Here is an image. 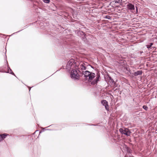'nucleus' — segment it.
I'll use <instances>...</instances> for the list:
<instances>
[{
	"label": "nucleus",
	"mask_w": 157,
	"mask_h": 157,
	"mask_svg": "<svg viewBox=\"0 0 157 157\" xmlns=\"http://www.w3.org/2000/svg\"><path fill=\"white\" fill-rule=\"evenodd\" d=\"M8 135L7 134H3L0 135V142L2 141L5 138L6 136Z\"/></svg>",
	"instance_id": "nucleus-9"
},
{
	"label": "nucleus",
	"mask_w": 157,
	"mask_h": 157,
	"mask_svg": "<svg viewBox=\"0 0 157 157\" xmlns=\"http://www.w3.org/2000/svg\"><path fill=\"white\" fill-rule=\"evenodd\" d=\"M77 64L78 63H77L75 62L74 59H71L68 61L67 64L66 69L69 71L71 69H73L74 67L75 68Z\"/></svg>",
	"instance_id": "nucleus-2"
},
{
	"label": "nucleus",
	"mask_w": 157,
	"mask_h": 157,
	"mask_svg": "<svg viewBox=\"0 0 157 157\" xmlns=\"http://www.w3.org/2000/svg\"><path fill=\"white\" fill-rule=\"evenodd\" d=\"M91 72H90L87 71H82L80 73L82 75H83L85 77L86 79H88V77Z\"/></svg>",
	"instance_id": "nucleus-6"
},
{
	"label": "nucleus",
	"mask_w": 157,
	"mask_h": 157,
	"mask_svg": "<svg viewBox=\"0 0 157 157\" xmlns=\"http://www.w3.org/2000/svg\"><path fill=\"white\" fill-rule=\"evenodd\" d=\"M79 33L81 34L82 35H84V33H83L82 32H81L80 31H79L78 32V34H79Z\"/></svg>",
	"instance_id": "nucleus-18"
},
{
	"label": "nucleus",
	"mask_w": 157,
	"mask_h": 157,
	"mask_svg": "<svg viewBox=\"0 0 157 157\" xmlns=\"http://www.w3.org/2000/svg\"><path fill=\"white\" fill-rule=\"evenodd\" d=\"M142 52H140V53H142Z\"/></svg>",
	"instance_id": "nucleus-20"
},
{
	"label": "nucleus",
	"mask_w": 157,
	"mask_h": 157,
	"mask_svg": "<svg viewBox=\"0 0 157 157\" xmlns=\"http://www.w3.org/2000/svg\"><path fill=\"white\" fill-rule=\"evenodd\" d=\"M101 103L104 106H105V109L108 110L109 109V105L107 101L105 100H102L101 101Z\"/></svg>",
	"instance_id": "nucleus-7"
},
{
	"label": "nucleus",
	"mask_w": 157,
	"mask_h": 157,
	"mask_svg": "<svg viewBox=\"0 0 157 157\" xmlns=\"http://www.w3.org/2000/svg\"><path fill=\"white\" fill-rule=\"evenodd\" d=\"M127 8L131 11L135 10L134 6L131 3H129L127 5Z\"/></svg>",
	"instance_id": "nucleus-8"
},
{
	"label": "nucleus",
	"mask_w": 157,
	"mask_h": 157,
	"mask_svg": "<svg viewBox=\"0 0 157 157\" xmlns=\"http://www.w3.org/2000/svg\"><path fill=\"white\" fill-rule=\"evenodd\" d=\"M142 52H140V53H142Z\"/></svg>",
	"instance_id": "nucleus-19"
},
{
	"label": "nucleus",
	"mask_w": 157,
	"mask_h": 157,
	"mask_svg": "<svg viewBox=\"0 0 157 157\" xmlns=\"http://www.w3.org/2000/svg\"><path fill=\"white\" fill-rule=\"evenodd\" d=\"M119 130L121 134H124L127 136H129L131 133L129 130L127 128H121Z\"/></svg>",
	"instance_id": "nucleus-5"
},
{
	"label": "nucleus",
	"mask_w": 157,
	"mask_h": 157,
	"mask_svg": "<svg viewBox=\"0 0 157 157\" xmlns=\"http://www.w3.org/2000/svg\"><path fill=\"white\" fill-rule=\"evenodd\" d=\"M143 108L145 110H147L148 109L147 107L145 105H144L143 106Z\"/></svg>",
	"instance_id": "nucleus-15"
},
{
	"label": "nucleus",
	"mask_w": 157,
	"mask_h": 157,
	"mask_svg": "<svg viewBox=\"0 0 157 157\" xmlns=\"http://www.w3.org/2000/svg\"><path fill=\"white\" fill-rule=\"evenodd\" d=\"M105 18L109 19H110L111 18L109 16H106Z\"/></svg>",
	"instance_id": "nucleus-17"
},
{
	"label": "nucleus",
	"mask_w": 157,
	"mask_h": 157,
	"mask_svg": "<svg viewBox=\"0 0 157 157\" xmlns=\"http://www.w3.org/2000/svg\"><path fill=\"white\" fill-rule=\"evenodd\" d=\"M71 77L72 78L74 79H78L79 77V75L78 73L77 70L75 69H73L72 70L71 74Z\"/></svg>",
	"instance_id": "nucleus-4"
},
{
	"label": "nucleus",
	"mask_w": 157,
	"mask_h": 157,
	"mask_svg": "<svg viewBox=\"0 0 157 157\" xmlns=\"http://www.w3.org/2000/svg\"><path fill=\"white\" fill-rule=\"evenodd\" d=\"M45 3H49L50 1V0H42Z\"/></svg>",
	"instance_id": "nucleus-16"
},
{
	"label": "nucleus",
	"mask_w": 157,
	"mask_h": 157,
	"mask_svg": "<svg viewBox=\"0 0 157 157\" xmlns=\"http://www.w3.org/2000/svg\"><path fill=\"white\" fill-rule=\"evenodd\" d=\"M95 75L94 73L91 72L88 78L89 81L91 82V84H92L94 85L96 84L99 80L100 75H98L95 76Z\"/></svg>",
	"instance_id": "nucleus-1"
},
{
	"label": "nucleus",
	"mask_w": 157,
	"mask_h": 157,
	"mask_svg": "<svg viewBox=\"0 0 157 157\" xmlns=\"http://www.w3.org/2000/svg\"><path fill=\"white\" fill-rule=\"evenodd\" d=\"M8 72L14 75V73L11 70L10 68V67H9V69H8Z\"/></svg>",
	"instance_id": "nucleus-12"
},
{
	"label": "nucleus",
	"mask_w": 157,
	"mask_h": 157,
	"mask_svg": "<svg viewBox=\"0 0 157 157\" xmlns=\"http://www.w3.org/2000/svg\"><path fill=\"white\" fill-rule=\"evenodd\" d=\"M153 45V43H150V44L147 45V48H150Z\"/></svg>",
	"instance_id": "nucleus-14"
},
{
	"label": "nucleus",
	"mask_w": 157,
	"mask_h": 157,
	"mask_svg": "<svg viewBox=\"0 0 157 157\" xmlns=\"http://www.w3.org/2000/svg\"><path fill=\"white\" fill-rule=\"evenodd\" d=\"M142 71H138L136 72H135L133 73V75L135 76H136L138 75H141L142 74Z\"/></svg>",
	"instance_id": "nucleus-10"
},
{
	"label": "nucleus",
	"mask_w": 157,
	"mask_h": 157,
	"mask_svg": "<svg viewBox=\"0 0 157 157\" xmlns=\"http://www.w3.org/2000/svg\"><path fill=\"white\" fill-rule=\"evenodd\" d=\"M142 52H140V53H142Z\"/></svg>",
	"instance_id": "nucleus-21"
},
{
	"label": "nucleus",
	"mask_w": 157,
	"mask_h": 157,
	"mask_svg": "<svg viewBox=\"0 0 157 157\" xmlns=\"http://www.w3.org/2000/svg\"><path fill=\"white\" fill-rule=\"evenodd\" d=\"M87 64L86 63L85 64L83 62H81L79 63L78 66L77 64L76 65L75 69H78L79 72L81 73L82 71H83V70H85L86 69Z\"/></svg>",
	"instance_id": "nucleus-3"
},
{
	"label": "nucleus",
	"mask_w": 157,
	"mask_h": 157,
	"mask_svg": "<svg viewBox=\"0 0 157 157\" xmlns=\"http://www.w3.org/2000/svg\"><path fill=\"white\" fill-rule=\"evenodd\" d=\"M136 10H137V9H136Z\"/></svg>",
	"instance_id": "nucleus-22"
},
{
	"label": "nucleus",
	"mask_w": 157,
	"mask_h": 157,
	"mask_svg": "<svg viewBox=\"0 0 157 157\" xmlns=\"http://www.w3.org/2000/svg\"><path fill=\"white\" fill-rule=\"evenodd\" d=\"M109 82L112 84L113 83L114 81L111 77H109Z\"/></svg>",
	"instance_id": "nucleus-11"
},
{
	"label": "nucleus",
	"mask_w": 157,
	"mask_h": 157,
	"mask_svg": "<svg viewBox=\"0 0 157 157\" xmlns=\"http://www.w3.org/2000/svg\"><path fill=\"white\" fill-rule=\"evenodd\" d=\"M115 3H121L122 2V0H115Z\"/></svg>",
	"instance_id": "nucleus-13"
}]
</instances>
